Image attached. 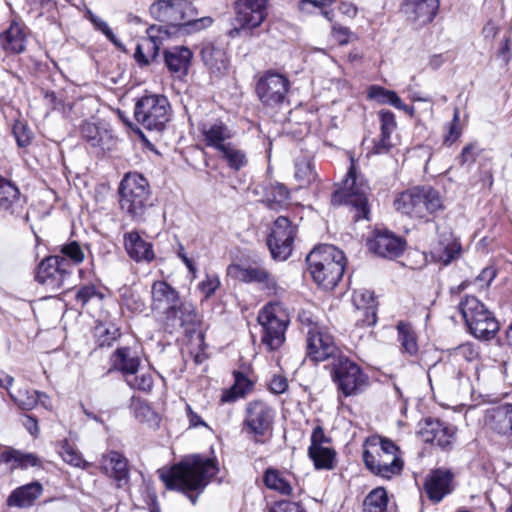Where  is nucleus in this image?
Segmentation results:
<instances>
[{
    "mask_svg": "<svg viewBox=\"0 0 512 512\" xmlns=\"http://www.w3.org/2000/svg\"><path fill=\"white\" fill-rule=\"evenodd\" d=\"M110 371L119 372L126 384L133 390L150 392L154 380L152 374L141 368V359L134 349L128 346L117 348L110 357Z\"/></svg>",
    "mask_w": 512,
    "mask_h": 512,
    "instance_id": "nucleus-6",
    "label": "nucleus"
},
{
    "mask_svg": "<svg viewBox=\"0 0 512 512\" xmlns=\"http://www.w3.org/2000/svg\"><path fill=\"white\" fill-rule=\"evenodd\" d=\"M479 356L478 351L471 343H464L456 348L452 349L450 352V357L454 362H472L476 360Z\"/></svg>",
    "mask_w": 512,
    "mask_h": 512,
    "instance_id": "nucleus-50",
    "label": "nucleus"
},
{
    "mask_svg": "<svg viewBox=\"0 0 512 512\" xmlns=\"http://www.w3.org/2000/svg\"><path fill=\"white\" fill-rule=\"evenodd\" d=\"M476 150H477L476 145H474V144L466 145L462 149V152L458 158L459 164L464 166V165H470V164L474 163V161L476 160V157L478 155Z\"/></svg>",
    "mask_w": 512,
    "mask_h": 512,
    "instance_id": "nucleus-62",
    "label": "nucleus"
},
{
    "mask_svg": "<svg viewBox=\"0 0 512 512\" xmlns=\"http://www.w3.org/2000/svg\"><path fill=\"white\" fill-rule=\"evenodd\" d=\"M268 0H237L236 26L229 30L228 36H249L250 31L262 24L267 16Z\"/></svg>",
    "mask_w": 512,
    "mask_h": 512,
    "instance_id": "nucleus-13",
    "label": "nucleus"
},
{
    "mask_svg": "<svg viewBox=\"0 0 512 512\" xmlns=\"http://www.w3.org/2000/svg\"><path fill=\"white\" fill-rule=\"evenodd\" d=\"M13 135L19 147H27L32 140V132L27 125L21 121H16L12 129Z\"/></svg>",
    "mask_w": 512,
    "mask_h": 512,
    "instance_id": "nucleus-53",
    "label": "nucleus"
},
{
    "mask_svg": "<svg viewBox=\"0 0 512 512\" xmlns=\"http://www.w3.org/2000/svg\"><path fill=\"white\" fill-rule=\"evenodd\" d=\"M439 0H404L403 11L419 27L431 23L439 9Z\"/></svg>",
    "mask_w": 512,
    "mask_h": 512,
    "instance_id": "nucleus-24",
    "label": "nucleus"
},
{
    "mask_svg": "<svg viewBox=\"0 0 512 512\" xmlns=\"http://www.w3.org/2000/svg\"><path fill=\"white\" fill-rule=\"evenodd\" d=\"M220 286L217 275H206L205 279L198 284V288L205 299L211 297Z\"/></svg>",
    "mask_w": 512,
    "mask_h": 512,
    "instance_id": "nucleus-56",
    "label": "nucleus"
},
{
    "mask_svg": "<svg viewBox=\"0 0 512 512\" xmlns=\"http://www.w3.org/2000/svg\"><path fill=\"white\" fill-rule=\"evenodd\" d=\"M218 471L215 459L192 455L170 469L161 471L160 479L170 490L201 493Z\"/></svg>",
    "mask_w": 512,
    "mask_h": 512,
    "instance_id": "nucleus-1",
    "label": "nucleus"
},
{
    "mask_svg": "<svg viewBox=\"0 0 512 512\" xmlns=\"http://www.w3.org/2000/svg\"><path fill=\"white\" fill-rule=\"evenodd\" d=\"M24 203L18 187L0 175V213L3 216L21 217Z\"/></svg>",
    "mask_w": 512,
    "mask_h": 512,
    "instance_id": "nucleus-25",
    "label": "nucleus"
},
{
    "mask_svg": "<svg viewBox=\"0 0 512 512\" xmlns=\"http://www.w3.org/2000/svg\"><path fill=\"white\" fill-rule=\"evenodd\" d=\"M404 244L401 237L388 230H377L374 238L368 242L371 251L389 259L400 256L404 251Z\"/></svg>",
    "mask_w": 512,
    "mask_h": 512,
    "instance_id": "nucleus-23",
    "label": "nucleus"
},
{
    "mask_svg": "<svg viewBox=\"0 0 512 512\" xmlns=\"http://www.w3.org/2000/svg\"><path fill=\"white\" fill-rule=\"evenodd\" d=\"M331 376L344 397L362 393L369 384V377L361 367L348 357L339 355L331 364Z\"/></svg>",
    "mask_w": 512,
    "mask_h": 512,
    "instance_id": "nucleus-10",
    "label": "nucleus"
},
{
    "mask_svg": "<svg viewBox=\"0 0 512 512\" xmlns=\"http://www.w3.org/2000/svg\"><path fill=\"white\" fill-rule=\"evenodd\" d=\"M58 453L63 461L71 466L78 468H85L87 466V463L84 461L82 454L67 439L59 442Z\"/></svg>",
    "mask_w": 512,
    "mask_h": 512,
    "instance_id": "nucleus-46",
    "label": "nucleus"
},
{
    "mask_svg": "<svg viewBox=\"0 0 512 512\" xmlns=\"http://www.w3.org/2000/svg\"><path fill=\"white\" fill-rule=\"evenodd\" d=\"M201 57L205 66L216 76L223 75L228 68L226 52L212 44H206L201 49Z\"/></svg>",
    "mask_w": 512,
    "mask_h": 512,
    "instance_id": "nucleus-36",
    "label": "nucleus"
},
{
    "mask_svg": "<svg viewBox=\"0 0 512 512\" xmlns=\"http://www.w3.org/2000/svg\"><path fill=\"white\" fill-rule=\"evenodd\" d=\"M420 438L443 450L451 448L456 435V428L440 419L426 418L418 424Z\"/></svg>",
    "mask_w": 512,
    "mask_h": 512,
    "instance_id": "nucleus-19",
    "label": "nucleus"
},
{
    "mask_svg": "<svg viewBox=\"0 0 512 512\" xmlns=\"http://www.w3.org/2000/svg\"><path fill=\"white\" fill-rule=\"evenodd\" d=\"M497 58L501 61L503 66H508L512 60V40L510 37H505L497 50Z\"/></svg>",
    "mask_w": 512,
    "mask_h": 512,
    "instance_id": "nucleus-59",
    "label": "nucleus"
},
{
    "mask_svg": "<svg viewBox=\"0 0 512 512\" xmlns=\"http://www.w3.org/2000/svg\"><path fill=\"white\" fill-rule=\"evenodd\" d=\"M257 321L262 328L261 342L269 351L279 349L285 342L289 317L280 302L266 304L258 313Z\"/></svg>",
    "mask_w": 512,
    "mask_h": 512,
    "instance_id": "nucleus-7",
    "label": "nucleus"
},
{
    "mask_svg": "<svg viewBox=\"0 0 512 512\" xmlns=\"http://www.w3.org/2000/svg\"><path fill=\"white\" fill-rule=\"evenodd\" d=\"M289 88L290 81L287 77L267 71L257 81L256 94L265 106L275 107L285 101Z\"/></svg>",
    "mask_w": 512,
    "mask_h": 512,
    "instance_id": "nucleus-17",
    "label": "nucleus"
},
{
    "mask_svg": "<svg viewBox=\"0 0 512 512\" xmlns=\"http://www.w3.org/2000/svg\"><path fill=\"white\" fill-rule=\"evenodd\" d=\"M91 22L95 28L101 31L116 47L122 49L123 45L120 40L115 36L109 25L100 17L91 16Z\"/></svg>",
    "mask_w": 512,
    "mask_h": 512,
    "instance_id": "nucleus-55",
    "label": "nucleus"
},
{
    "mask_svg": "<svg viewBox=\"0 0 512 512\" xmlns=\"http://www.w3.org/2000/svg\"><path fill=\"white\" fill-rule=\"evenodd\" d=\"M175 308V316L166 317L165 319L171 322L172 325L178 324L180 327L184 328L186 332H194L201 322L195 306L191 302L181 301Z\"/></svg>",
    "mask_w": 512,
    "mask_h": 512,
    "instance_id": "nucleus-34",
    "label": "nucleus"
},
{
    "mask_svg": "<svg viewBox=\"0 0 512 512\" xmlns=\"http://www.w3.org/2000/svg\"><path fill=\"white\" fill-rule=\"evenodd\" d=\"M104 472L112 477L118 488H123L129 482L128 461L124 455L117 451H109L101 459Z\"/></svg>",
    "mask_w": 512,
    "mask_h": 512,
    "instance_id": "nucleus-28",
    "label": "nucleus"
},
{
    "mask_svg": "<svg viewBox=\"0 0 512 512\" xmlns=\"http://www.w3.org/2000/svg\"><path fill=\"white\" fill-rule=\"evenodd\" d=\"M352 302L358 311H362L361 321L364 326H373L377 322V303L374 292L365 288L353 292Z\"/></svg>",
    "mask_w": 512,
    "mask_h": 512,
    "instance_id": "nucleus-31",
    "label": "nucleus"
},
{
    "mask_svg": "<svg viewBox=\"0 0 512 512\" xmlns=\"http://www.w3.org/2000/svg\"><path fill=\"white\" fill-rule=\"evenodd\" d=\"M338 348L328 329L320 324H310L306 331V354L314 362L337 358Z\"/></svg>",
    "mask_w": 512,
    "mask_h": 512,
    "instance_id": "nucleus-16",
    "label": "nucleus"
},
{
    "mask_svg": "<svg viewBox=\"0 0 512 512\" xmlns=\"http://www.w3.org/2000/svg\"><path fill=\"white\" fill-rule=\"evenodd\" d=\"M275 410L263 400L249 401L244 410L242 430L254 436L255 443H263L273 427Z\"/></svg>",
    "mask_w": 512,
    "mask_h": 512,
    "instance_id": "nucleus-12",
    "label": "nucleus"
},
{
    "mask_svg": "<svg viewBox=\"0 0 512 512\" xmlns=\"http://www.w3.org/2000/svg\"><path fill=\"white\" fill-rule=\"evenodd\" d=\"M43 485L38 481L22 485L14 489L8 496L6 504L9 507L25 509L32 507L43 494Z\"/></svg>",
    "mask_w": 512,
    "mask_h": 512,
    "instance_id": "nucleus-30",
    "label": "nucleus"
},
{
    "mask_svg": "<svg viewBox=\"0 0 512 512\" xmlns=\"http://www.w3.org/2000/svg\"><path fill=\"white\" fill-rule=\"evenodd\" d=\"M455 489L454 474L445 468L431 470L425 477L423 491L433 503L441 502Z\"/></svg>",
    "mask_w": 512,
    "mask_h": 512,
    "instance_id": "nucleus-21",
    "label": "nucleus"
},
{
    "mask_svg": "<svg viewBox=\"0 0 512 512\" xmlns=\"http://www.w3.org/2000/svg\"><path fill=\"white\" fill-rule=\"evenodd\" d=\"M124 304L127 309L133 312H142L145 309V302L140 296L135 295L133 292L124 296Z\"/></svg>",
    "mask_w": 512,
    "mask_h": 512,
    "instance_id": "nucleus-63",
    "label": "nucleus"
},
{
    "mask_svg": "<svg viewBox=\"0 0 512 512\" xmlns=\"http://www.w3.org/2000/svg\"><path fill=\"white\" fill-rule=\"evenodd\" d=\"M120 336L119 329L111 326L106 328L98 337V345L100 347H109Z\"/></svg>",
    "mask_w": 512,
    "mask_h": 512,
    "instance_id": "nucleus-61",
    "label": "nucleus"
},
{
    "mask_svg": "<svg viewBox=\"0 0 512 512\" xmlns=\"http://www.w3.org/2000/svg\"><path fill=\"white\" fill-rule=\"evenodd\" d=\"M317 470H331L334 467L336 452L333 448L325 446L318 448L314 453H308Z\"/></svg>",
    "mask_w": 512,
    "mask_h": 512,
    "instance_id": "nucleus-47",
    "label": "nucleus"
},
{
    "mask_svg": "<svg viewBox=\"0 0 512 512\" xmlns=\"http://www.w3.org/2000/svg\"><path fill=\"white\" fill-rule=\"evenodd\" d=\"M60 252L62 255L59 256L63 257L67 262L69 259L74 264H79L84 260V252L76 241L62 245Z\"/></svg>",
    "mask_w": 512,
    "mask_h": 512,
    "instance_id": "nucleus-52",
    "label": "nucleus"
},
{
    "mask_svg": "<svg viewBox=\"0 0 512 512\" xmlns=\"http://www.w3.org/2000/svg\"><path fill=\"white\" fill-rule=\"evenodd\" d=\"M487 425L499 435L512 436V404L506 403L489 410Z\"/></svg>",
    "mask_w": 512,
    "mask_h": 512,
    "instance_id": "nucleus-32",
    "label": "nucleus"
},
{
    "mask_svg": "<svg viewBox=\"0 0 512 512\" xmlns=\"http://www.w3.org/2000/svg\"><path fill=\"white\" fill-rule=\"evenodd\" d=\"M330 439L325 435L324 429L318 425L313 429L311 434V443L308 448V453H314L318 448L325 447V443H329Z\"/></svg>",
    "mask_w": 512,
    "mask_h": 512,
    "instance_id": "nucleus-58",
    "label": "nucleus"
},
{
    "mask_svg": "<svg viewBox=\"0 0 512 512\" xmlns=\"http://www.w3.org/2000/svg\"><path fill=\"white\" fill-rule=\"evenodd\" d=\"M369 97L381 104H389L395 108L401 104V98L396 92L380 86H372L369 90Z\"/></svg>",
    "mask_w": 512,
    "mask_h": 512,
    "instance_id": "nucleus-49",
    "label": "nucleus"
},
{
    "mask_svg": "<svg viewBox=\"0 0 512 512\" xmlns=\"http://www.w3.org/2000/svg\"><path fill=\"white\" fill-rule=\"evenodd\" d=\"M295 178L301 187L309 185L316 180L317 173L315 172L313 161L309 157L301 156L296 159Z\"/></svg>",
    "mask_w": 512,
    "mask_h": 512,
    "instance_id": "nucleus-41",
    "label": "nucleus"
},
{
    "mask_svg": "<svg viewBox=\"0 0 512 512\" xmlns=\"http://www.w3.org/2000/svg\"><path fill=\"white\" fill-rule=\"evenodd\" d=\"M147 39H145V44L147 46V50L149 51L151 58L154 59L157 57L160 49V44L162 40L167 37V30L162 26L151 25L147 28Z\"/></svg>",
    "mask_w": 512,
    "mask_h": 512,
    "instance_id": "nucleus-48",
    "label": "nucleus"
},
{
    "mask_svg": "<svg viewBox=\"0 0 512 512\" xmlns=\"http://www.w3.org/2000/svg\"><path fill=\"white\" fill-rule=\"evenodd\" d=\"M8 394L17 407L24 411L32 410L39 402V394L36 390L19 389L15 393L8 391Z\"/></svg>",
    "mask_w": 512,
    "mask_h": 512,
    "instance_id": "nucleus-44",
    "label": "nucleus"
},
{
    "mask_svg": "<svg viewBox=\"0 0 512 512\" xmlns=\"http://www.w3.org/2000/svg\"><path fill=\"white\" fill-rule=\"evenodd\" d=\"M227 275L247 284H258L267 295H279L284 290L278 286L275 276L263 265L233 263L227 267Z\"/></svg>",
    "mask_w": 512,
    "mask_h": 512,
    "instance_id": "nucleus-14",
    "label": "nucleus"
},
{
    "mask_svg": "<svg viewBox=\"0 0 512 512\" xmlns=\"http://www.w3.org/2000/svg\"><path fill=\"white\" fill-rule=\"evenodd\" d=\"M0 463L11 464L12 469L41 466V460L36 454L24 453L14 448H7L0 453Z\"/></svg>",
    "mask_w": 512,
    "mask_h": 512,
    "instance_id": "nucleus-37",
    "label": "nucleus"
},
{
    "mask_svg": "<svg viewBox=\"0 0 512 512\" xmlns=\"http://www.w3.org/2000/svg\"><path fill=\"white\" fill-rule=\"evenodd\" d=\"M297 232V225L285 216H279L274 221L267 237V246L274 260L285 261L289 258Z\"/></svg>",
    "mask_w": 512,
    "mask_h": 512,
    "instance_id": "nucleus-15",
    "label": "nucleus"
},
{
    "mask_svg": "<svg viewBox=\"0 0 512 512\" xmlns=\"http://www.w3.org/2000/svg\"><path fill=\"white\" fill-rule=\"evenodd\" d=\"M69 263L59 255L48 256L38 265L35 279L52 291L64 287L70 277Z\"/></svg>",
    "mask_w": 512,
    "mask_h": 512,
    "instance_id": "nucleus-18",
    "label": "nucleus"
},
{
    "mask_svg": "<svg viewBox=\"0 0 512 512\" xmlns=\"http://www.w3.org/2000/svg\"><path fill=\"white\" fill-rule=\"evenodd\" d=\"M151 16L172 26H182L188 32H198L212 25L211 17L191 19L192 4L187 0H158L150 6Z\"/></svg>",
    "mask_w": 512,
    "mask_h": 512,
    "instance_id": "nucleus-4",
    "label": "nucleus"
},
{
    "mask_svg": "<svg viewBox=\"0 0 512 512\" xmlns=\"http://www.w3.org/2000/svg\"><path fill=\"white\" fill-rule=\"evenodd\" d=\"M123 243L128 256L134 261L150 263L155 259L152 243L146 241L139 232L125 233Z\"/></svg>",
    "mask_w": 512,
    "mask_h": 512,
    "instance_id": "nucleus-27",
    "label": "nucleus"
},
{
    "mask_svg": "<svg viewBox=\"0 0 512 512\" xmlns=\"http://www.w3.org/2000/svg\"><path fill=\"white\" fill-rule=\"evenodd\" d=\"M289 198V191L283 184L269 186L265 192L264 202L272 210L281 208Z\"/></svg>",
    "mask_w": 512,
    "mask_h": 512,
    "instance_id": "nucleus-45",
    "label": "nucleus"
},
{
    "mask_svg": "<svg viewBox=\"0 0 512 512\" xmlns=\"http://www.w3.org/2000/svg\"><path fill=\"white\" fill-rule=\"evenodd\" d=\"M199 129L204 137L205 144L217 151L231 143L229 140L233 136L232 130L221 120L203 122Z\"/></svg>",
    "mask_w": 512,
    "mask_h": 512,
    "instance_id": "nucleus-29",
    "label": "nucleus"
},
{
    "mask_svg": "<svg viewBox=\"0 0 512 512\" xmlns=\"http://www.w3.org/2000/svg\"><path fill=\"white\" fill-rule=\"evenodd\" d=\"M402 467V460L399 457L394 456L390 461L381 460L375 475L389 479L393 475L399 474Z\"/></svg>",
    "mask_w": 512,
    "mask_h": 512,
    "instance_id": "nucleus-51",
    "label": "nucleus"
},
{
    "mask_svg": "<svg viewBox=\"0 0 512 512\" xmlns=\"http://www.w3.org/2000/svg\"><path fill=\"white\" fill-rule=\"evenodd\" d=\"M154 311L162 312L166 317L175 316V307L181 302L179 292L165 281H155L151 287Z\"/></svg>",
    "mask_w": 512,
    "mask_h": 512,
    "instance_id": "nucleus-22",
    "label": "nucleus"
},
{
    "mask_svg": "<svg viewBox=\"0 0 512 512\" xmlns=\"http://www.w3.org/2000/svg\"><path fill=\"white\" fill-rule=\"evenodd\" d=\"M390 136L391 135L381 134L380 139L374 142L372 153L377 155L389 153L392 148Z\"/></svg>",
    "mask_w": 512,
    "mask_h": 512,
    "instance_id": "nucleus-64",
    "label": "nucleus"
},
{
    "mask_svg": "<svg viewBox=\"0 0 512 512\" xmlns=\"http://www.w3.org/2000/svg\"><path fill=\"white\" fill-rule=\"evenodd\" d=\"M29 28L22 22L13 21L7 30L0 33V47L9 54H20L26 50Z\"/></svg>",
    "mask_w": 512,
    "mask_h": 512,
    "instance_id": "nucleus-26",
    "label": "nucleus"
},
{
    "mask_svg": "<svg viewBox=\"0 0 512 512\" xmlns=\"http://www.w3.org/2000/svg\"><path fill=\"white\" fill-rule=\"evenodd\" d=\"M263 483L268 489L285 496L291 495L293 491L285 473L276 468L269 467L264 471Z\"/></svg>",
    "mask_w": 512,
    "mask_h": 512,
    "instance_id": "nucleus-38",
    "label": "nucleus"
},
{
    "mask_svg": "<svg viewBox=\"0 0 512 512\" xmlns=\"http://www.w3.org/2000/svg\"><path fill=\"white\" fill-rule=\"evenodd\" d=\"M252 382L241 372L235 373V382L233 386L221 397L222 402H233L238 398L244 397L250 390Z\"/></svg>",
    "mask_w": 512,
    "mask_h": 512,
    "instance_id": "nucleus-42",
    "label": "nucleus"
},
{
    "mask_svg": "<svg viewBox=\"0 0 512 512\" xmlns=\"http://www.w3.org/2000/svg\"><path fill=\"white\" fill-rule=\"evenodd\" d=\"M82 138L92 147L102 152L110 150L113 144L111 132L95 123L85 121L80 127Z\"/></svg>",
    "mask_w": 512,
    "mask_h": 512,
    "instance_id": "nucleus-33",
    "label": "nucleus"
},
{
    "mask_svg": "<svg viewBox=\"0 0 512 512\" xmlns=\"http://www.w3.org/2000/svg\"><path fill=\"white\" fill-rule=\"evenodd\" d=\"M437 240L431 249V257L444 266L458 259L462 253L460 241L448 227L436 226Z\"/></svg>",
    "mask_w": 512,
    "mask_h": 512,
    "instance_id": "nucleus-20",
    "label": "nucleus"
},
{
    "mask_svg": "<svg viewBox=\"0 0 512 512\" xmlns=\"http://www.w3.org/2000/svg\"><path fill=\"white\" fill-rule=\"evenodd\" d=\"M398 341L401 344L403 351L411 356H414L418 352V345L416 341L415 333L412 327L404 322L397 324Z\"/></svg>",
    "mask_w": 512,
    "mask_h": 512,
    "instance_id": "nucleus-43",
    "label": "nucleus"
},
{
    "mask_svg": "<svg viewBox=\"0 0 512 512\" xmlns=\"http://www.w3.org/2000/svg\"><path fill=\"white\" fill-rule=\"evenodd\" d=\"M388 494L385 488L371 490L364 499L363 512H387Z\"/></svg>",
    "mask_w": 512,
    "mask_h": 512,
    "instance_id": "nucleus-40",
    "label": "nucleus"
},
{
    "mask_svg": "<svg viewBox=\"0 0 512 512\" xmlns=\"http://www.w3.org/2000/svg\"><path fill=\"white\" fill-rule=\"evenodd\" d=\"M379 119L381 134L391 135L397 127L394 113L383 109L379 112Z\"/></svg>",
    "mask_w": 512,
    "mask_h": 512,
    "instance_id": "nucleus-54",
    "label": "nucleus"
},
{
    "mask_svg": "<svg viewBox=\"0 0 512 512\" xmlns=\"http://www.w3.org/2000/svg\"><path fill=\"white\" fill-rule=\"evenodd\" d=\"M75 298L84 307L93 298H102V294L94 285H85L77 291Z\"/></svg>",
    "mask_w": 512,
    "mask_h": 512,
    "instance_id": "nucleus-57",
    "label": "nucleus"
},
{
    "mask_svg": "<svg viewBox=\"0 0 512 512\" xmlns=\"http://www.w3.org/2000/svg\"><path fill=\"white\" fill-rule=\"evenodd\" d=\"M394 207L402 214L423 219L444 209L443 197L431 186H418L402 192L394 201Z\"/></svg>",
    "mask_w": 512,
    "mask_h": 512,
    "instance_id": "nucleus-5",
    "label": "nucleus"
},
{
    "mask_svg": "<svg viewBox=\"0 0 512 512\" xmlns=\"http://www.w3.org/2000/svg\"><path fill=\"white\" fill-rule=\"evenodd\" d=\"M170 104L164 95H144L135 104V120L149 131L160 132L169 120Z\"/></svg>",
    "mask_w": 512,
    "mask_h": 512,
    "instance_id": "nucleus-11",
    "label": "nucleus"
},
{
    "mask_svg": "<svg viewBox=\"0 0 512 512\" xmlns=\"http://www.w3.org/2000/svg\"><path fill=\"white\" fill-rule=\"evenodd\" d=\"M121 212L136 223L145 222L153 206L148 180L139 173H127L118 188Z\"/></svg>",
    "mask_w": 512,
    "mask_h": 512,
    "instance_id": "nucleus-2",
    "label": "nucleus"
},
{
    "mask_svg": "<svg viewBox=\"0 0 512 512\" xmlns=\"http://www.w3.org/2000/svg\"><path fill=\"white\" fill-rule=\"evenodd\" d=\"M218 152L220 159L233 171H239L248 164L246 152L233 143L221 147Z\"/></svg>",
    "mask_w": 512,
    "mask_h": 512,
    "instance_id": "nucleus-39",
    "label": "nucleus"
},
{
    "mask_svg": "<svg viewBox=\"0 0 512 512\" xmlns=\"http://www.w3.org/2000/svg\"><path fill=\"white\" fill-rule=\"evenodd\" d=\"M459 311L475 338L490 340L499 330V323L494 315L474 296H466L459 303Z\"/></svg>",
    "mask_w": 512,
    "mask_h": 512,
    "instance_id": "nucleus-8",
    "label": "nucleus"
},
{
    "mask_svg": "<svg viewBox=\"0 0 512 512\" xmlns=\"http://www.w3.org/2000/svg\"><path fill=\"white\" fill-rule=\"evenodd\" d=\"M269 512H306L297 502L282 500L274 503Z\"/></svg>",
    "mask_w": 512,
    "mask_h": 512,
    "instance_id": "nucleus-60",
    "label": "nucleus"
},
{
    "mask_svg": "<svg viewBox=\"0 0 512 512\" xmlns=\"http://www.w3.org/2000/svg\"><path fill=\"white\" fill-rule=\"evenodd\" d=\"M308 270L313 280L325 290H332L342 278L346 257L333 245L315 247L306 257Z\"/></svg>",
    "mask_w": 512,
    "mask_h": 512,
    "instance_id": "nucleus-3",
    "label": "nucleus"
},
{
    "mask_svg": "<svg viewBox=\"0 0 512 512\" xmlns=\"http://www.w3.org/2000/svg\"><path fill=\"white\" fill-rule=\"evenodd\" d=\"M192 59V52L185 46H175L164 51L166 67L171 73L185 75Z\"/></svg>",
    "mask_w": 512,
    "mask_h": 512,
    "instance_id": "nucleus-35",
    "label": "nucleus"
},
{
    "mask_svg": "<svg viewBox=\"0 0 512 512\" xmlns=\"http://www.w3.org/2000/svg\"><path fill=\"white\" fill-rule=\"evenodd\" d=\"M331 204L333 206H351L355 212L353 216L355 221L368 219L369 207L366 186L357 182V169L353 161L346 179L343 181V186L336 189L332 194Z\"/></svg>",
    "mask_w": 512,
    "mask_h": 512,
    "instance_id": "nucleus-9",
    "label": "nucleus"
}]
</instances>
